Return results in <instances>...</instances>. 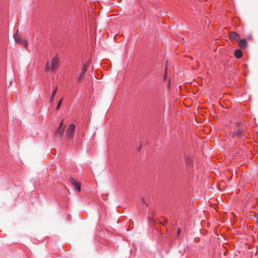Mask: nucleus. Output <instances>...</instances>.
Wrapping results in <instances>:
<instances>
[{
	"label": "nucleus",
	"mask_w": 258,
	"mask_h": 258,
	"mask_svg": "<svg viewBox=\"0 0 258 258\" xmlns=\"http://www.w3.org/2000/svg\"><path fill=\"white\" fill-rule=\"evenodd\" d=\"M59 65V59L57 55L53 57L51 63V71H55L58 68Z\"/></svg>",
	"instance_id": "obj_1"
},
{
	"label": "nucleus",
	"mask_w": 258,
	"mask_h": 258,
	"mask_svg": "<svg viewBox=\"0 0 258 258\" xmlns=\"http://www.w3.org/2000/svg\"><path fill=\"white\" fill-rule=\"evenodd\" d=\"M18 32V30L16 33L14 34V38L15 39V41L19 44H21L24 46L25 47H27L28 44L27 42L24 40L20 36L17 35V33Z\"/></svg>",
	"instance_id": "obj_2"
},
{
	"label": "nucleus",
	"mask_w": 258,
	"mask_h": 258,
	"mask_svg": "<svg viewBox=\"0 0 258 258\" xmlns=\"http://www.w3.org/2000/svg\"><path fill=\"white\" fill-rule=\"evenodd\" d=\"M75 128V125L74 123H71L69 125L67 131V136L68 138L71 139L73 138Z\"/></svg>",
	"instance_id": "obj_3"
},
{
	"label": "nucleus",
	"mask_w": 258,
	"mask_h": 258,
	"mask_svg": "<svg viewBox=\"0 0 258 258\" xmlns=\"http://www.w3.org/2000/svg\"><path fill=\"white\" fill-rule=\"evenodd\" d=\"M70 182L72 184L75 188L79 191L81 190V185L79 182L76 181V180L73 178H70Z\"/></svg>",
	"instance_id": "obj_4"
},
{
	"label": "nucleus",
	"mask_w": 258,
	"mask_h": 258,
	"mask_svg": "<svg viewBox=\"0 0 258 258\" xmlns=\"http://www.w3.org/2000/svg\"><path fill=\"white\" fill-rule=\"evenodd\" d=\"M229 38L232 40L238 41L239 39V36L237 32L235 31H232L229 34Z\"/></svg>",
	"instance_id": "obj_5"
},
{
	"label": "nucleus",
	"mask_w": 258,
	"mask_h": 258,
	"mask_svg": "<svg viewBox=\"0 0 258 258\" xmlns=\"http://www.w3.org/2000/svg\"><path fill=\"white\" fill-rule=\"evenodd\" d=\"M244 131L242 129H238L234 133L235 137L241 138L244 136Z\"/></svg>",
	"instance_id": "obj_6"
},
{
	"label": "nucleus",
	"mask_w": 258,
	"mask_h": 258,
	"mask_svg": "<svg viewBox=\"0 0 258 258\" xmlns=\"http://www.w3.org/2000/svg\"><path fill=\"white\" fill-rule=\"evenodd\" d=\"M247 41L245 39H242L239 42V46L242 49L245 48L247 46Z\"/></svg>",
	"instance_id": "obj_7"
},
{
	"label": "nucleus",
	"mask_w": 258,
	"mask_h": 258,
	"mask_svg": "<svg viewBox=\"0 0 258 258\" xmlns=\"http://www.w3.org/2000/svg\"><path fill=\"white\" fill-rule=\"evenodd\" d=\"M242 55V51L240 49H236L234 52V55L237 58H240Z\"/></svg>",
	"instance_id": "obj_8"
},
{
	"label": "nucleus",
	"mask_w": 258,
	"mask_h": 258,
	"mask_svg": "<svg viewBox=\"0 0 258 258\" xmlns=\"http://www.w3.org/2000/svg\"><path fill=\"white\" fill-rule=\"evenodd\" d=\"M63 130H64L63 128H61V127L59 128V127H58L55 130V133L57 135H58L59 136H61L62 135V134L63 133Z\"/></svg>",
	"instance_id": "obj_9"
},
{
	"label": "nucleus",
	"mask_w": 258,
	"mask_h": 258,
	"mask_svg": "<svg viewBox=\"0 0 258 258\" xmlns=\"http://www.w3.org/2000/svg\"><path fill=\"white\" fill-rule=\"evenodd\" d=\"M185 160L187 165H190L192 162V159L188 156L185 157Z\"/></svg>",
	"instance_id": "obj_10"
},
{
	"label": "nucleus",
	"mask_w": 258,
	"mask_h": 258,
	"mask_svg": "<svg viewBox=\"0 0 258 258\" xmlns=\"http://www.w3.org/2000/svg\"><path fill=\"white\" fill-rule=\"evenodd\" d=\"M56 91H57V87H56L55 88V89H54V90L52 92V94H51V95L50 97V101H52L54 99V96L56 93Z\"/></svg>",
	"instance_id": "obj_11"
},
{
	"label": "nucleus",
	"mask_w": 258,
	"mask_h": 258,
	"mask_svg": "<svg viewBox=\"0 0 258 258\" xmlns=\"http://www.w3.org/2000/svg\"><path fill=\"white\" fill-rule=\"evenodd\" d=\"M89 64V62H87V63L86 64L84 65L83 68L82 69V72L83 73V74H85V73L86 72L87 70V67Z\"/></svg>",
	"instance_id": "obj_12"
},
{
	"label": "nucleus",
	"mask_w": 258,
	"mask_h": 258,
	"mask_svg": "<svg viewBox=\"0 0 258 258\" xmlns=\"http://www.w3.org/2000/svg\"><path fill=\"white\" fill-rule=\"evenodd\" d=\"M85 74H83L82 72L80 74V75L78 77L77 80L79 81H81L84 77Z\"/></svg>",
	"instance_id": "obj_13"
},
{
	"label": "nucleus",
	"mask_w": 258,
	"mask_h": 258,
	"mask_svg": "<svg viewBox=\"0 0 258 258\" xmlns=\"http://www.w3.org/2000/svg\"><path fill=\"white\" fill-rule=\"evenodd\" d=\"M62 102V98L58 102L57 106L56 107V110H58Z\"/></svg>",
	"instance_id": "obj_14"
},
{
	"label": "nucleus",
	"mask_w": 258,
	"mask_h": 258,
	"mask_svg": "<svg viewBox=\"0 0 258 258\" xmlns=\"http://www.w3.org/2000/svg\"><path fill=\"white\" fill-rule=\"evenodd\" d=\"M45 70L47 71H49L50 70H51V68H50L49 67V63L48 62H47L46 64V66H45Z\"/></svg>",
	"instance_id": "obj_15"
},
{
	"label": "nucleus",
	"mask_w": 258,
	"mask_h": 258,
	"mask_svg": "<svg viewBox=\"0 0 258 258\" xmlns=\"http://www.w3.org/2000/svg\"><path fill=\"white\" fill-rule=\"evenodd\" d=\"M142 202L143 203H144V204H145L147 206L148 205V204H146V202H145V200L144 199V198H142Z\"/></svg>",
	"instance_id": "obj_16"
},
{
	"label": "nucleus",
	"mask_w": 258,
	"mask_h": 258,
	"mask_svg": "<svg viewBox=\"0 0 258 258\" xmlns=\"http://www.w3.org/2000/svg\"><path fill=\"white\" fill-rule=\"evenodd\" d=\"M62 126H63V122H62V121H61L60 122V123H59V126H58V127H59V128H60V127H61V128H63V127H62Z\"/></svg>",
	"instance_id": "obj_17"
},
{
	"label": "nucleus",
	"mask_w": 258,
	"mask_h": 258,
	"mask_svg": "<svg viewBox=\"0 0 258 258\" xmlns=\"http://www.w3.org/2000/svg\"><path fill=\"white\" fill-rule=\"evenodd\" d=\"M141 148V145H140L139 150H140Z\"/></svg>",
	"instance_id": "obj_18"
},
{
	"label": "nucleus",
	"mask_w": 258,
	"mask_h": 258,
	"mask_svg": "<svg viewBox=\"0 0 258 258\" xmlns=\"http://www.w3.org/2000/svg\"><path fill=\"white\" fill-rule=\"evenodd\" d=\"M177 233L179 234V230H178V232H177Z\"/></svg>",
	"instance_id": "obj_19"
}]
</instances>
